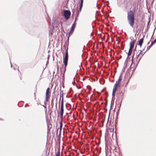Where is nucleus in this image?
<instances>
[{
  "label": "nucleus",
  "mask_w": 156,
  "mask_h": 156,
  "mask_svg": "<svg viewBox=\"0 0 156 156\" xmlns=\"http://www.w3.org/2000/svg\"><path fill=\"white\" fill-rule=\"evenodd\" d=\"M50 90V88L48 87L46 91L45 98L46 100L47 101H48L50 98V95L49 94Z\"/></svg>",
  "instance_id": "5"
},
{
  "label": "nucleus",
  "mask_w": 156,
  "mask_h": 156,
  "mask_svg": "<svg viewBox=\"0 0 156 156\" xmlns=\"http://www.w3.org/2000/svg\"><path fill=\"white\" fill-rule=\"evenodd\" d=\"M60 154V148L58 149V151L56 153V156H59Z\"/></svg>",
  "instance_id": "11"
},
{
  "label": "nucleus",
  "mask_w": 156,
  "mask_h": 156,
  "mask_svg": "<svg viewBox=\"0 0 156 156\" xmlns=\"http://www.w3.org/2000/svg\"><path fill=\"white\" fill-rule=\"evenodd\" d=\"M54 100V98H52V101H53Z\"/></svg>",
  "instance_id": "18"
},
{
  "label": "nucleus",
  "mask_w": 156,
  "mask_h": 156,
  "mask_svg": "<svg viewBox=\"0 0 156 156\" xmlns=\"http://www.w3.org/2000/svg\"><path fill=\"white\" fill-rule=\"evenodd\" d=\"M62 126V119H61V121L60 122V132L61 131Z\"/></svg>",
  "instance_id": "14"
},
{
  "label": "nucleus",
  "mask_w": 156,
  "mask_h": 156,
  "mask_svg": "<svg viewBox=\"0 0 156 156\" xmlns=\"http://www.w3.org/2000/svg\"><path fill=\"white\" fill-rule=\"evenodd\" d=\"M141 52H142V51H140V54L138 55V56H139V55L140 54V53H141Z\"/></svg>",
  "instance_id": "19"
},
{
  "label": "nucleus",
  "mask_w": 156,
  "mask_h": 156,
  "mask_svg": "<svg viewBox=\"0 0 156 156\" xmlns=\"http://www.w3.org/2000/svg\"><path fill=\"white\" fill-rule=\"evenodd\" d=\"M71 13L69 10H65L64 11L63 16L66 20H68L70 17Z\"/></svg>",
  "instance_id": "3"
},
{
  "label": "nucleus",
  "mask_w": 156,
  "mask_h": 156,
  "mask_svg": "<svg viewBox=\"0 0 156 156\" xmlns=\"http://www.w3.org/2000/svg\"><path fill=\"white\" fill-rule=\"evenodd\" d=\"M63 101H62L61 104V109H60V118L62 119L63 117Z\"/></svg>",
  "instance_id": "6"
},
{
  "label": "nucleus",
  "mask_w": 156,
  "mask_h": 156,
  "mask_svg": "<svg viewBox=\"0 0 156 156\" xmlns=\"http://www.w3.org/2000/svg\"><path fill=\"white\" fill-rule=\"evenodd\" d=\"M83 0H80V3L83 4Z\"/></svg>",
  "instance_id": "16"
},
{
  "label": "nucleus",
  "mask_w": 156,
  "mask_h": 156,
  "mask_svg": "<svg viewBox=\"0 0 156 156\" xmlns=\"http://www.w3.org/2000/svg\"><path fill=\"white\" fill-rule=\"evenodd\" d=\"M144 40V38H143L141 39L139 41V43L138 44V45H139L140 47H141L142 44L143 43Z\"/></svg>",
  "instance_id": "10"
},
{
  "label": "nucleus",
  "mask_w": 156,
  "mask_h": 156,
  "mask_svg": "<svg viewBox=\"0 0 156 156\" xmlns=\"http://www.w3.org/2000/svg\"><path fill=\"white\" fill-rule=\"evenodd\" d=\"M156 43V38L155 39V40L153 41L151 44L150 45V48L154 44Z\"/></svg>",
  "instance_id": "13"
},
{
  "label": "nucleus",
  "mask_w": 156,
  "mask_h": 156,
  "mask_svg": "<svg viewBox=\"0 0 156 156\" xmlns=\"http://www.w3.org/2000/svg\"><path fill=\"white\" fill-rule=\"evenodd\" d=\"M35 94V93H34V94H35V95L36 96Z\"/></svg>",
  "instance_id": "20"
},
{
  "label": "nucleus",
  "mask_w": 156,
  "mask_h": 156,
  "mask_svg": "<svg viewBox=\"0 0 156 156\" xmlns=\"http://www.w3.org/2000/svg\"><path fill=\"white\" fill-rule=\"evenodd\" d=\"M120 85H118L116 84H115L112 90V95L114 96L116 92L118 91V89L120 87Z\"/></svg>",
  "instance_id": "4"
},
{
  "label": "nucleus",
  "mask_w": 156,
  "mask_h": 156,
  "mask_svg": "<svg viewBox=\"0 0 156 156\" xmlns=\"http://www.w3.org/2000/svg\"><path fill=\"white\" fill-rule=\"evenodd\" d=\"M76 25V23H74L72 24V26L71 27V30H70L69 33V36H70V35H71L72 34L74 31V29Z\"/></svg>",
  "instance_id": "7"
},
{
  "label": "nucleus",
  "mask_w": 156,
  "mask_h": 156,
  "mask_svg": "<svg viewBox=\"0 0 156 156\" xmlns=\"http://www.w3.org/2000/svg\"><path fill=\"white\" fill-rule=\"evenodd\" d=\"M135 8L133 11L130 10L127 14V19L129 24L132 27H133L134 23V16Z\"/></svg>",
  "instance_id": "1"
},
{
  "label": "nucleus",
  "mask_w": 156,
  "mask_h": 156,
  "mask_svg": "<svg viewBox=\"0 0 156 156\" xmlns=\"http://www.w3.org/2000/svg\"><path fill=\"white\" fill-rule=\"evenodd\" d=\"M122 74H121L119 76L118 80H117L116 81L115 84H116L118 85H119L120 86V83L122 81Z\"/></svg>",
  "instance_id": "8"
},
{
  "label": "nucleus",
  "mask_w": 156,
  "mask_h": 156,
  "mask_svg": "<svg viewBox=\"0 0 156 156\" xmlns=\"http://www.w3.org/2000/svg\"><path fill=\"white\" fill-rule=\"evenodd\" d=\"M132 49H131V48H129V52H128V56H129L131 55V53H132Z\"/></svg>",
  "instance_id": "12"
},
{
  "label": "nucleus",
  "mask_w": 156,
  "mask_h": 156,
  "mask_svg": "<svg viewBox=\"0 0 156 156\" xmlns=\"http://www.w3.org/2000/svg\"><path fill=\"white\" fill-rule=\"evenodd\" d=\"M83 4L82 3H80V7H82V6H83Z\"/></svg>",
  "instance_id": "15"
},
{
  "label": "nucleus",
  "mask_w": 156,
  "mask_h": 156,
  "mask_svg": "<svg viewBox=\"0 0 156 156\" xmlns=\"http://www.w3.org/2000/svg\"><path fill=\"white\" fill-rule=\"evenodd\" d=\"M82 8L81 7H80V8H79V11L80 12L81 11V9H82Z\"/></svg>",
  "instance_id": "17"
},
{
  "label": "nucleus",
  "mask_w": 156,
  "mask_h": 156,
  "mask_svg": "<svg viewBox=\"0 0 156 156\" xmlns=\"http://www.w3.org/2000/svg\"><path fill=\"white\" fill-rule=\"evenodd\" d=\"M136 41L135 40H133L130 42V48L133 49L134 47V44L136 43Z\"/></svg>",
  "instance_id": "9"
},
{
  "label": "nucleus",
  "mask_w": 156,
  "mask_h": 156,
  "mask_svg": "<svg viewBox=\"0 0 156 156\" xmlns=\"http://www.w3.org/2000/svg\"><path fill=\"white\" fill-rule=\"evenodd\" d=\"M68 47L66 49V54L65 57L63 58V62L64 63L65 66V70H66V68L67 65L68 61Z\"/></svg>",
  "instance_id": "2"
}]
</instances>
